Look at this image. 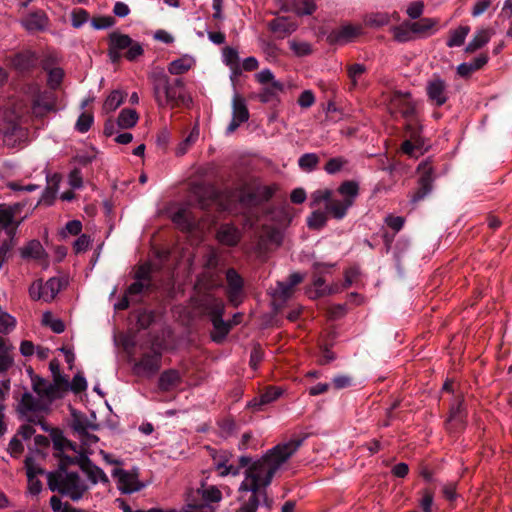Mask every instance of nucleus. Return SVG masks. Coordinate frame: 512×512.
Instances as JSON below:
<instances>
[{
    "label": "nucleus",
    "mask_w": 512,
    "mask_h": 512,
    "mask_svg": "<svg viewBox=\"0 0 512 512\" xmlns=\"http://www.w3.org/2000/svg\"><path fill=\"white\" fill-rule=\"evenodd\" d=\"M199 132L197 128H194L190 134L179 143V145L176 148V155L177 156H183L187 153V151L190 149V147L196 142L198 139Z\"/></svg>",
    "instance_id": "49"
},
{
    "label": "nucleus",
    "mask_w": 512,
    "mask_h": 512,
    "mask_svg": "<svg viewBox=\"0 0 512 512\" xmlns=\"http://www.w3.org/2000/svg\"><path fill=\"white\" fill-rule=\"evenodd\" d=\"M108 46L119 52L126 50L123 57L130 62L137 60L144 54V49L139 42L118 31H113L108 35Z\"/></svg>",
    "instance_id": "7"
},
{
    "label": "nucleus",
    "mask_w": 512,
    "mask_h": 512,
    "mask_svg": "<svg viewBox=\"0 0 512 512\" xmlns=\"http://www.w3.org/2000/svg\"><path fill=\"white\" fill-rule=\"evenodd\" d=\"M134 280L152 283V265L149 262L139 265L133 276Z\"/></svg>",
    "instance_id": "55"
},
{
    "label": "nucleus",
    "mask_w": 512,
    "mask_h": 512,
    "mask_svg": "<svg viewBox=\"0 0 512 512\" xmlns=\"http://www.w3.org/2000/svg\"><path fill=\"white\" fill-rule=\"evenodd\" d=\"M241 239V231L231 223L221 224L216 232V240L227 247L237 246Z\"/></svg>",
    "instance_id": "18"
},
{
    "label": "nucleus",
    "mask_w": 512,
    "mask_h": 512,
    "mask_svg": "<svg viewBox=\"0 0 512 512\" xmlns=\"http://www.w3.org/2000/svg\"><path fill=\"white\" fill-rule=\"evenodd\" d=\"M318 163L319 157L315 153H305L298 160L299 167L305 171H313Z\"/></svg>",
    "instance_id": "52"
},
{
    "label": "nucleus",
    "mask_w": 512,
    "mask_h": 512,
    "mask_svg": "<svg viewBox=\"0 0 512 512\" xmlns=\"http://www.w3.org/2000/svg\"><path fill=\"white\" fill-rule=\"evenodd\" d=\"M250 114L245 98L240 94H235L232 100V119L226 129L227 134H231L243 123L249 120Z\"/></svg>",
    "instance_id": "16"
},
{
    "label": "nucleus",
    "mask_w": 512,
    "mask_h": 512,
    "mask_svg": "<svg viewBox=\"0 0 512 512\" xmlns=\"http://www.w3.org/2000/svg\"><path fill=\"white\" fill-rule=\"evenodd\" d=\"M162 353L156 350L144 353L135 363L134 370L137 375L151 377L161 368Z\"/></svg>",
    "instance_id": "13"
},
{
    "label": "nucleus",
    "mask_w": 512,
    "mask_h": 512,
    "mask_svg": "<svg viewBox=\"0 0 512 512\" xmlns=\"http://www.w3.org/2000/svg\"><path fill=\"white\" fill-rule=\"evenodd\" d=\"M194 64L192 57L184 55L176 60H173L168 65V72L172 75H182L188 72Z\"/></svg>",
    "instance_id": "36"
},
{
    "label": "nucleus",
    "mask_w": 512,
    "mask_h": 512,
    "mask_svg": "<svg viewBox=\"0 0 512 512\" xmlns=\"http://www.w3.org/2000/svg\"><path fill=\"white\" fill-rule=\"evenodd\" d=\"M112 476L117 478V487L123 494H131L140 491L144 484L139 480V471L134 468L126 471L121 468H115Z\"/></svg>",
    "instance_id": "10"
},
{
    "label": "nucleus",
    "mask_w": 512,
    "mask_h": 512,
    "mask_svg": "<svg viewBox=\"0 0 512 512\" xmlns=\"http://www.w3.org/2000/svg\"><path fill=\"white\" fill-rule=\"evenodd\" d=\"M435 489V486H428L422 490V498L418 501V507L422 512H432Z\"/></svg>",
    "instance_id": "45"
},
{
    "label": "nucleus",
    "mask_w": 512,
    "mask_h": 512,
    "mask_svg": "<svg viewBox=\"0 0 512 512\" xmlns=\"http://www.w3.org/2000/svg\"><path fill=\"white\" fill-rule=\"evenodd\" d=\"M282 395V389L276 386H269L260 395L259 399L254 398L249 402V407L259 410L262 405L269 404L277 400Z\"/></svg>",
    "instance_id": "29"
},
{
    "label": "nucleus",
    "mask_w": 512,
    "mask_h": 512,
    "mask_svg": "<svg viewBox=\"0 0 512 512\" xmlns=\"http://www.w3.org/2000/svg\"><path fill=\"white\" fill-rule=\"evenodd\" d=\"M54 457L59 459L58 469L56 471L67 472L69 466L77 464L80 467V456H68L64 452L54 453Z\"/></svg>",
    "instance_id": "50"
},
{
    "label": "nucleus",
    "mask_w": 512,
    "mask_h": 512,
    "mask_svg": "<svg viewBox=\"0 0 512 512\" xmlns=\"http://www.w3.org/2000/svg\"><path fill=\"white\" fill-rule=\"evenodd\" d=\"M22 208L23 205L20 203H14L8 206L5 204H0V227L8 231L12 228V225L15 226L18 222L14 220L15 215L19 213Z\"/></svg>",
    "instance_id": "25"
},
{
    "label": "nucleus",
    "mask_w": 512,
    "mask_h": 512,
    "mask_svg": "<svg viewBox=\"0 0 512 512\" xmlns=\"http://www.w3.org/2000/svg\"><path fill=\"white\" fill-rule=\"evenodd\" d=\"M384 223L393 230V233H398L404 226L405 218L402 216H395L393 214H389L385 217Z\"/></svg>",
    "instance_id": "63"
},
{
    "label": "nucleus",
    "mask_w": 512,
    "mask_h": 512,
    "mask_svg": "<svg viewBox=\"0 0 512 512\" xmlns=\"http://www.w3.org/2000/svg\"><path fill=\"white\" fill-rule=\"evenodd\" d=\"M294 293V288L287 282H278L274 296L282 301H287Z\"/></svg>",
    "instance_id": "59"
},
{
    "label": "nucleus",
    "mask_w": 512,
    "mask_h": 512,
    "mask_svg": "<svg viewBox=\"0 0 512 512\" xmlns=\"http://www.w3.org/2000/svg\"><path fill=\"white\" fill-rule=\"evenodd\" d=\"M139 117L134 109H123L117 119V124L120 128L129 129L137 124Z\"/></svg>",
    "instance_id": "43"
},
{
    "label": "nucleus",
    "mask_w": 512,
    "mask_h": 512,
    "mask_svg": "<svg viewBox=\"0 0 512 512\" xmlns=\"http://www.w3.org/2000/svg\"><path fill=\"white\" fill-rule=\"evenodd\" d=\"M348 163V160L345 159L344 157H334V158H331L329 159L325 166H324V170L328 173V174H336L338 173L339 171H341L343 169V167Z\"/></svg>",
    "instance_id": "56"
},
{
    "label": "nucleus",
    "mask_w": 512,
    "mask_h": 512,
    "mask_svg": "<svg viewBox=\"0 0 512 512\" xmlns=\"http://www.w3.org/2000/svg\"><path fill=\"white\" fill-rule=\"evenodd\" d=\"M48 23V18L44 12L30 13L23 21L22 24L27 31H42Z\"/></svg>",
    "instance_id": "30"
},
{
    "label": "nucleus",
    "mask_w": 512,
    "mask_h": 512,
    "mask_svg": "<svg viewBox=\"0 0 512 512\" xmlns=\"http://www.w3.org/2000/svg\"><path fill=\"white\" fill-rule=\"evenodd\" d=\"M322 202H325V211L328 215L336 220L343 219L349 210V205L344 199H334L333 191L331 189H318L311 194L310 206L312 208L318 207Z\"/></svg>",
    "instance_id": "5"
},
{
    "label": "nucleus",
    "mask_w": 512,
    "mask_h": 512,
    "mask_svg": "<svg viewBox=\"0 0 512 512\" xmlns=\"http://www.w3.org/2000/svg\"><path fill=\"white\" fill-rule=\"evenodd\" d=\"M470 32L469 26H460L450 32V37L446 42L448 47H460L464 44L465 39Z\"/></svg>",
    "instance_id": "44"
},
{
    "label": "nucleus",
    "mask_w": 512,
    "mask_h": 512,
    "mask_svg": "<svg viewBox=\"0 0 512 512\" xmlns=\"http://www.w3.org/2000/svg\"><path fill=\"white\" fill-rule=\"evenodd\" d=\"M193 309L202 317L209 320L223 316L225 312V303L222 298L213 293L204 292L191 299Z\"/></svg>",
    "instance_id": "6"
},
{
    "label": "nucleus",
    "mask_w": 512,
    "mask_h": 512,
    "mask_svg": "<svg viewBox=\"0 0 512 512\" xmlns=\"http://www.w3.org/2000/svg\"><path fill=\"white\" fill-rule=\"evenodd\" d=\"M436 178L432 160L428 157L418 164V201L425 198L433 190V182Z\"/></svg>",
    "instance_id": "11"
},
{
    "label": "nucleus",
    "mask_w": 512,
    "mask_h": 512,
    "mask_svg": "<svg viewBox=\"0 0 512 512\" xmlns=\"http://www.w3.org/2000/svg\"><path fill=\"white\" fill-rule=\"evenodd\" d=\"M226 297L229 303L237 308L244 300V279L234 268L226 271Z\"/></svg>",
    "instance_id": "9"
},
{
    "label": "nucleus",
    "mask_w": 512,
    "mask_h": 512,
    "mask_svg": "<svg viewBox=\"0 0 512 512\" xmlns=\"http://www.w3.org/2000/svg\"><path fill=\"white\" fill-rule=\"evenodd\" d=\"M37 57L32 52L18 53L12 59V64L20 73H26L31 71L36 66Z\"/></svg>",
    "instance_id": "27"
},
{
    "label": "nucleus",
    "mask_w": 512,
    "mask_h": 512,
    "mask_svg": "<svg viewBox=\"0 0 512 512\" xmlns=\"http://www.w3.org/2000/svg\"><path fill=\"white\" fill-rule=\"evenodd\" d=\"M331 267L332 265L323 263L313 264L312 284L314 286V290L308 292L310 294V298H319L325 295H330L336 291L332 287L325 285L326 281L324 279V274L327 273Z\"/></svg>",
    "instance_id": "15"
},
{
    "label": "nucleus",
    "mask_w": 512,
    "mask_h": 512,
    "mask_svg": "<svg viewBox=\"0 0 512 512\" xmlns=\"http://www.w3.org/2000/svg\"><path fill=\"white\" fill-rule=\"evenodd\" d=\"M56 98L53 93L48 91L38 92L32 101L33 109H42L44 112H49L55 109Z\"/></svg>",
    "instance_id": "31"
},
{
    "label": "nucleus",
    "mask_w": 512,
    "mask_h": 512,
    "mask_svg": "<svg viewBox=\"0 0 512 512\" xmlns=\"http://www.w3.org/2000/svg\"><path fill=\"white\" fill-rule=\"evenodd\" d=\"M26 474H27V482H28V491L32 495H38L42 490V483L37 478V475H41L44 473V469L40 467H36L35 460L31 456H27L24 460Z\"/></svg>",
    "instance_id": "19"
},
{
    "label": "nucleus",
    "mask_w": 512,
    "mask_h": 512,
    "mask_svg": "<svg viewBox=\"0 0 512 512\" xmlns=\"http://www.w3.org/2000/svg\"><path fill=\"white\" fill-rule=\"evenodd\" d=\"M292 5L299 16L312 15L317 10L315 0H293Z\"/></svg>",
    "instance_id": "47"
},
{
    "label": "nucleus",
    "mask_w": 512,
    "mask_h": 512,
    "mask_svg": "<svg viewBox=\"0 0 512 512\" xmlns=\"http://www.w3.org/2000/svg\"><path fill=\"white\" fill-rule=\"evenodd\" d=\"M63 287V282L60 278L52 277L45 283L41 282V289L44 292V301L51 302Z\"/></svg>",
    "instance_id": "37"
},
{
    "label": "nucleus",
    "mask_w": 512,
    "mask_h": 512,
    "mask_svg": "<svg viewBox=\"0 0 512 512\" xmlns=\"http://www.w3.org/2000/svg\"><path fill=\"white\" fill-rule=\"evenodd\" d=\"M44 410L43 403L34 398L29 392H25L18 404V411L23 415H27L28 412H39Z\"/></svg>",
    "instance_id": "33"
},
{
    "label": "nucleus",
    "mask_w": 512,
    "mask_h": 512,
    "mask_svg": "<svg viewBox=\"0 0 512 512\" xmlns=\"http://www.w3.org/2000/svg\"><path fill=\"white\" fill-rule=\"evenodd\" d=\"M277 186L272 185H252L244 183L239 189L238 201L244 207H257L272 199Z\"/></svg>",
    "instance_id": "4"
},
{
    "label": "nucleus",
    "mask_w": 512,
    "mask_h": 512,
    "mask_svg": "<svg viewBox=\"0 0 512 512\" xmlns=\"http://www.w3.org/2000/svg\"><path fill=\"white\" fill-rule=\"evenodd\" d=\"M47 485L52 492H58L73 501L81 499L87 490L77 472H48Z\"/></svg>",
    "instance_id": "3"
},
{
    "label": "nucleus",
    "mask_w": 512,
    "mask_h": 512,
    "mask_svg": "<svg viewBox=\"0 0 512 512\" xmlns=\"http://www.w3.org/2000/svg\"><path fill=\"white\" fill-rule=\"evenodd\" d=\"M391 19L398 21V13L393 12L392 14H389L387 12H371L365 15L364 23L366 26L371 28H380L389 24Z\"/></svg>",
    "instance_id": "26"
},
{
    "label": "nucleus",
    "mask_w": 512,
    "mask_h": 512,
    "mask_svg": "<svg viewBox=\"0 0 512 512\" xmlns=\"http://www.w3.org/2000/svg\"><path fill=\"white\" fill-rule=\"evenodd\" d=\"M148 81L152 86L153 97L159 108H189L192 105V98L185 91L183 79L171 80L164 69L157 67L148 74Z\"/></svg>",
    "instance_id": "2"
},
{
    "label": "nucleus",
    "mask_w": 512,
    "mask_h": 512,
    "mask_svg": "<svg viewBox=\"0 0 512 512\" xmlns=\"http://www.w3.org/2000/svg\"><path fill=\"white\" fill-rule=\"evenodd\" d=\"M182 382V376L176 369L164 370L158 379V388L162 392H169Z\"/></svg>",
    "instance_id": "24"
},
{
    "label": "nucleus",
    "mask_w": 512,
    "mask_h": 512,
    "mask_svg": "<svg viewBox=\"0 0 512 512\" xmlns=\"http://www.w3.org/2000/svg\"><path fill=\"white\" fill-rule=\"evenodd\" d=\"M269 29L278 38H285L297 29V23L288 17H277L269 22Z\"/></svg>",
    "instance_id": "23"
},
{
    "label": "nucleus",
    "mask_w": 512,
    "mask_h": 512,
    "mask_svg": "<svg viewBox=\"0 0 512 512\" xmlns=\"http://www.w3.org/2000/svg\"><path fill=\"white\" fill-rule=\"evenodd\" d=\"M21 224V220H19L15 227H12L8 230L9 239L4 240L0 245V255L7 260L9 252L12 250L14 246V237L16 234L17 227Z\"/></svg>",
    "instance_id": "53"
},
{
    "label": "nucleus",
    "mask_w": 512,
    "mask_h": 512,
    "mask_svg": "<svg viewBox=\"0 0 512 512\" xmlns=\"http://www.w3.org/2000/svg\"><path fill=\"white\" fill-rule=\"evenodd\" d=\"M153 287L152 283H146L140 280H135L131 283L126 291V296H134L143 293L144 291H151Z\"/></svg>",
    "instance_id": "57"
},
{
    "label": "nucleus",
    "mask_w": 512,
    "mask_h": 512,
    "mask_svg": "<svg viewBox=\"0 0 512 512\" xmlns=\"http://www.w3.org/2000/svg\"><path fill=\"white\" fill-rule=\"evenodd\" d=\"M284 90V85L280 81H272V83L264 87L258 94V99L262 103H269L273 101L279 92Z\"/></svg>",
    "instance_id": "38"
},
{
    "label": "nucleus",
    "mask_w": 512,
    "mask_h": 512,
    "mask_svg": "<svg viewBox=\"0 0 512 512\" xmlns=\"http://www.w3.org/2000/svg\"><path fill=\"white\" fill-rule=\"evenodd\" d=\"M360 276V270L357 266H351L344 271V282L343 289H348L353 283H355Z\"/></svg>",
    "instance_id": "61"
},
{
    "label": "nucleus",
    "mask_w": 512,
    "mask_h": 512,
    "mask_svg": "<svg viewBox=\"0 0 512 512\" xmlns=\"http://www.w3.org/2000/svg\"><path fill=\"white\" fill-rule=\"evenodd\" d=\"M328 216L325 210L315 209L307 218V226L312 230H320L326 226Z\"/></svg>",
    "instance_id": "42"
},
{
    "label": "nucleus",
    "mask_w": 512,
    "mask_h": 512,
    "mask_svg": "<svg viewBox=\"0 0 512 512\" xmlns=\"http://www.w3.org/2000/svg\"><path fill=\"white\" fill-rule=\"evenodd\" d=\"M88 19L89 13L83 8L74 9L71 13V22L74 28L81 27Z\"/></svg>",
    "instance_id": "60"
},
{
    "label": "nucleus",
    "mask_w": 512,
    "mask_h": 512,
    "mask_svg": "<svg viewBox=\"0 0 512 512\" xmlns=\"http://www.w3.org/2000/svg\"><path fill=\"white\" fill-rule=\"evenodd\" d=\"M53 183L48 184V186L45 188L41 201L45 203L46 205H51L55 198L56 193L58 191V185L60 182V176L58 174H54L52 179Z\"/></svg>",
    "instance_id": "48"
},
{
    "label": "nucleus",
    "mask_w": 512,
    "mask_h": 512,
    "mask_svg": "<svg viewBox=\"0 0 512 512\" xmlns=\"http://www.w3.org/2000/svg\"><path fill=\"white\" fill-rule=\"evenodd\" d=\"M301 444L302 440H290L287 443L278 444L245 470V477L239 491L250 494L248 498L242 496V503L236 512H256L261 502L267 508H271L272 499L268 496L267 488L282 464L298 450Z\"/></svg>",
    "instance_id": "1"
},
{
    "label": "nucleus",
    "mask_w": 512,
    "mask_h": 512,
    "mask_svg": "<svg viewBox=\"0 0 512 512\" xmlns=\"http://www.w3.org/2000/svg\"><path fill=\"white\" fill-rule=\"evenodd\" d=\"M94 122L93 114L90 112H83L79 115L75 129L80 133H86L90 130Z\"/></svg>",
    "instance_id": "54"
},
{
    "label": "nucleus",
    "mask_w": 512,
    "mask_h": 512,
    "mask_svg": "<svg viewBox=\"0 0 512 512\" xmlns=\"http://www.w3.org/2000/svg\"><path fill=\"white\" fill-rule=\"evenodd\" d=\"M337 192L349 205L353 206L359 195V184L354 180L343 181L337 188Z\"/></svg>",
    "instance_id": "32"
},
{
    "label": "nucleus",
    "mask_w": 512,
    "mask_h": 512,
    "mask_svg": "<svg viewBox=\"0 0 512 512\" xmlns=\"http://www.w3.org/2000/svg\"><path fill=\"white\" fill-rule=\"evenodd\" d=\"M423 7V3L418 1V38L432 36L440 29L438 18L421 17Z\"/></svg>",
    "instance_id": "22"
},
{
    "label": "nucleus",
    "mask_w": 512,
    "mask_h": 512,
    "mask_svg": "<svg viewBox=\"0 0 512 512\" xmlns=\"http://www.w3.org/2000/svg\"><path fill=\"white\" fill-rule=\"evenodd\" d=\"M45 250L39 240L33 239L20 249L23 259H41Z\"/></svg>",
    "instance_id": "35"
},
{
    "label": "nucleus",
    "mask_w": 512,
    "mask_h": 512,
    "mask_svg": "<svg viewBox=\"0 0 512 512\" xmlns=\"http://www.w3.org/2000/svg\"><path fill=\"white\" fill-rule=\"evenodd\" d=\"M388 109L393 116L401 115L404 119H408L415 111L411 93L394 92L388 104Z\"/></svg>",
    "instance_id": "12"
},
{
    "label": "nucleus",
    "mask_w": 512,
    "mask_h": 512,
    "mask_svg": "<svg viewBox=\"0 0 512 512\" xmlns=\"http://www.w3.org/2000/svg\"><path fill=\"white\" fill-rule=\"evenodd\" d=\"M289 46L294 54L299 57L307 56L312 52L311 45L307 42H298L292 40L289 42Z\"/></svg>",
    "instance_id": "62"
},
{
    "label": "nucleus",
    "mask_w": 512,
    "mask_h": 512,
    "mask_svg": "<svg viewBox=\"0 0 512 512\" xmlns=\"http://www.w3.org/2000/svg\"><path fill=\"white\" fill-rule=\"evenodd\" d=\"M16 319L0 306V333L7 334L16 327Z\"/></svg>",
    "instance_id": "51"
},
{
    "label": "nucleus",
    "mask_w": 512,
    "mask_h": 512,
    "mask_svg": "<svg viewBox=\"0 0 512 512\" xmlns=\"http://www.w3.org/2000/svg\"><path fill=\"white\" fill-rule=\"evenodd\" d=\"M393 37L398 42H407L416 35V22H404L392 28Z\"/></svg>",
    "instance_id": "34"
},
{
    "label": "nucleus",
    "mask_w": 512,
    "mask_h": 512,
    "mask_svg": "<svg viewBox=\"0 0 512 512\" xmlns=\"http://www.w3.org/2000/svg\"><path fill=\"white\" fill-rule=\"evenodd\" d=\"M210 321L213 325L211 339L216 343L222 342L232 329V323L230 321H224L223 316H217Z\"/></svg>",
    "instance_id": "28"
},
{
    "label": "nucleus",
    "mask_w": 512,
    "mask_h": 512,
    "mask_svg": "<svg viewBox=\"0 0 512 512\" xmlns=\"http://www.w3.org/2000/svg\"><path fill=\"white\" fill-rule=\"evenodd\" d=\"M427 95L429 100L435 105V106H442L447 101V95H446V83L440 79L435 78L428 82L426 87Z\"/></svg>",
    "instance_id": "21"
},
{
    "label": "nucleus",
    "mask_w": 512,
    "mask_h": 512,
    "mask_svg": "<svg viewBox=\"0 0 512 512\" xmlns=\"http://www.w3.org/2000/svg\"><path fill=\"white\" fill-rule=\"evenodd\" d=\"M213 460L216 465V469L219 472L220 476H227L229 474L236 476L240 473L242 468L250 467L254 462H252V458L249 456H241L238 460L239 464L237 466L235 465H228L229 459L231 457V454L227 451H220L216 452L213 450Z\"/></svg>",
    "instance_id": "8"
},
{
    "label": "nucleus",
    "mask_w": 512,
    "mask_h": 512,
    "mask_svg": "<svg viewBox=\"0 0 512 512\" xmlns=\"http://www.w3.org/2000/svg\"><path fill=\"white\" fill-rule=\"evenodd\" d=\"M363 29L361 25L345 24L332 30L327 35V42L331 45H343L353 42L362 35Z\"/></svg>",
    "instance_id": "14"
},
{
    "label": "nucleus",
    "mask_w": 512,
    "mask_h": 512,
    "mask_svg": "<svg viewBox=\"0 0 512 512\" xmlns=\"http://www.w3.org/2000/svg\"><path fill=\"white\" fill-rule=\"evenodd\" d=\"M466 411L464 407V399L457 396L450 406L449 417L446 425L450 431L457 432L465 426Z\"/></svg>",
    "instance_id": "17"
},
{
    "label": "nucleus",
    "mask_w": 512,
    "mask_h": 512,
    "mask_svg": "<svg viewBox=\"0 0 512 512\" xmlns=\"http://www.w3.org/2000/svg\"><path fill=\"white\" fill-rule=\"evenodd\" d=\"M80 469L87 475L88 479L93 484H97L98 482L103 484L109 483V479L104 471L95 465L91 459L84 454H81Z\"/></svg>",
    "instance_id": "20"
},
{
    "label": "nucleus",
    "mask_w": 512,
    "mask_h": 512,
    "mask_svg": "<svg viewBox=\"0 0 512 512\" xmlns=\"http://www.w3.org/2000/svg\"><path fill=\"white\" fill-rule=\"evenodd\" d=\"M126 94L120 90H113L103 103V111L111 113L115 111L124 102Z\"/></svg>",
    "instance_id": "40"
},
{
    "label": "nucleus",
    "mask_w": 512,
    "mask_h": 512,
    "mask_svg": "<svg viewBox=\"0 0 512 512\" xmlns=\"http://www.w3.org/2000/svg\"><path fill=\"white\" fill-rule=\"evenodd\" d=\"M154 322L153 311H141L137 316V326L139 329H147Z\"/></svg>",
    "instance_id": "64"
},
{
    "label": "nucleus",
    "mask_w": 512,
    "mask_h": 512,
    "mask_svg": "<svg viewBox=\"0 0 512 512\" xmlns=\"http://www.w3.org/2000/svg\"><path fill=\"white\" fill-rule=\"evenodd\" d=\"M490 33L486 29H481L477 31V33L473 36V38L470 40L468 45L465 48V51L467 53H473L477 51L478 49L482 48L486 43L490 40Z\"/></svg>",
    "instance_id": "41"
},
{
    "label": "nucleus",
    "mask_w": 512,
    "mask_h": 512,
    "mask_svg": "<svg viewBox=\"0 0 512 512\" xmlns=\"http://www.w3.org/2000/svg\"><path fill=\"white\" fill-rule=\"evenodd\" d=\"M366 67L360 63H354L347 67V74L352 82V87L357 86V79L366 72Z\"/></svg>",
    "instance_id": "58"
},
{
    "label": "nucleus",
    "mask_w": 512,
    "mask_h": 512,
    "mask_svg": "<svg viewBox=\"0 0 512 512\" xmlns=\"http://www.w3.org/2000/svg\"><path fill=\"white\" fill-rule=\"evenodd\" d=\"M42 68L43 70L48 71V86L53 90L57 89L63 81L64 70L60 67L50 68L47 61L42 62Z\"/></svg>",
    "instance_id": "39"
},
{
    "label": "nucleus",
    "mask_w": 512,
    "mask_h": 512,
    "mask_svg": "<svg viewBox=\"0 0 512 512\" xmlns=\"http://www.w3.org/2000/svg\"><path fill=\"white\" fill-rule=\"evenodd\" d=\"M52 441H53L54 453L64 452V450L67 448L74 450V451L76 449V445L74 443H72L71 441H69L68 439H66L63 436V434L58 430L53 431Z\"/></svg>",
    "instance_id": "46"
}]
</instances>
